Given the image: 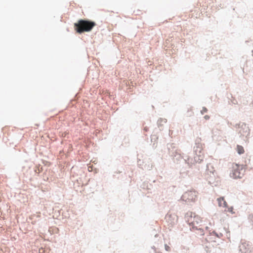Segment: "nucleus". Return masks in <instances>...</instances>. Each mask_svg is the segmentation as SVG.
<instances>
[{"instance_id": "obj_10", "label": "nucleus", "mask_w": 253, "mask_h": 253, "mask_svg": "<svg viewBox=\"0 0 253 253\" xmlns=\"http://www.w3.org/2000/svg\"><path fill=\"white\" fill-rule=\"evenodd\" d=\"M233 209L232 207L228 208L227 207L226 208H225V211L231 212L232 213H233Z\"/></svg>"}, {"instance_id": "obj_13", "label": "nucleus", "mask_w": 253, "mask_h": 253, "mask_svg": "<svg viewBox=\"0 0 253 253\" xmlns=\"http://www.w3.org/2000/svg\"><path fill=\"white\" fill-rule=\"evenodd\" d=\"M204 118H205V119H206V120H208V119H209V118H210V117H209V116H208V115H206V116L204 117Z\"/></svg>"}, {"instance_id": "obj_12", "label": "nucleus", "mask_w": 253, "mask_h": 253, "mask_svg": "<svg viewBox=\"0 0 253 253\" xmlns=\"http://www.w3.org/2000/svg\"><path fill=\"white\" fill-rule=\"evenodd\" d=\"M207 109H206V108H204V109H203V110L202 111V113H203V112H207Z\"/></svg>"}, {"instance_id": "obj_11", "label": "nucleus", "mask_w": 253, "mask_h": 253, "mask_svg": "<svg viewBox=\"0 0 253 253\" xmlns=\"http://www.w3.org/2000/svg\"><path fill=\"white\" fill-rule=\"evenodd\" d=\"M165 249L167 251H170V248L169 246L167 245H165Z\"/></svg>"}, {"instance_id": "obj_1", "label": "nucleus", "mask_w": 253, "mask_h": 253, "mask_svg": "<svg viewBox=\"0 0 253 253\" xmlns=\"http://www.w3.org/2000/svg\"><path fill=\"white\" fill-rule=\"evenodd\" d=\"M95 25L96 23L94 22L81 19L74 24V27L76 32L81 34L85 32H90Z\"/></svg>"}, {"instance_id": "obj_5", "label": "nucleus", "mask_w": 253, "mask_h": 253, "mask_svg": "<svg viewBox=\"0 0 253 253\" xmlns=\"http://www.w3.org/2000/svg\"><path fill=\"white\" fill-rule=\"evenodd\" d=\"M241 253H252V248L249 243L242 241L239 246Z\"/></svg>"}, {"instance_id": "obj_2", "label": "nucleus", "mask_w": 253, "mask_h": 253, "mask_svg": "<svg viewBox=\"0 0 253 253\" xmlns=\"http://www.w3.org/2000/svg\"><path fill=\"white\" fill-rule=\"evenodd\" d=\"M192 213H190V217L188 219V222L190 226L193 229L199 230L201 231L202 234H204L203 225L202 224V220L201 218L198 216L195 215L192 216Z\"/></svg>"}, {"instance_id": "obj_8", "label": "nucleus", "mask_w": 253, "mask_h": 253, "mask_svg": "<svg viewBox=\"0 0 253 253\" xmlns=\"http://www.w3.org/2000/svg\"><path fill=\"white\" fill-rule=\"evenodd\" d=\"M172 214H167L166 216V219L168 220V222H170V223H174V220L176 221L177 220V217H176L175 215H173V221H170V218L172 217Z\"/></svg>"}, {"instance_id": "obj_9", "label": "nucleus", "mask_w": 253, "mask_h": 253, "mask_svg": "<svg viewBox=\"0 0 253 253\" xmlns=\"http://www.w3.org/2000/svg\"><path fill=\"white\" fill-rule=\"evenodd\" d=\"M238 153L240 155L244 153V149L243 146L238 145L236 148Z\"/></svg>"}, {"instance_id": "obj_4", "label": "nucleus", "mask_w": 253, "mask_h": 253, "mask_svg": "<svg viewBox=\"0 0 253 253\" xmlns=\"http://www.w3.org/2000/svg\"><path fill=\"white\" fill-rule=\"evenodd\" d=\"M198 192L195 190H189L185 192L182 196V200L186 202H194L197 199Z\"/></svg>"}, {"instance_id": "obj_3", "label": "nucleus", "mask_w": 253, "mask_h": 253, "mask_svg": "<svg viewBox=\"0 0 253 253\" xmlns=\"http://www.w3.org/2000/svg\"><path fill=\"white\" fill-rule=\"evenodd\" d=\"M232 170L230 173V176L233 178H240L244 174L245 170L244 165L237 164H233L232 165Z\"/></svg>"}, {"instance_id": "obj_7", "label": "nucleus", "mask_w": 253, "mask_h": 253, "mask_svg": "<svg viewBox=\"0 0 253 253\" xmlns=\"http://www.w3.org/2000/svg\"><path fill=\"white\" fill-rule=\"evenodd\" d=\"M217 200L218 202V206L219 207H223L224 208H227V204L226 202L225 201L224 198H223V197L219 198L217 199Z\"/></svg>"}, {"instance_id": "obj_6", "label": "nucleus", "mask_w": 253, "mask_h": 253, "mask_svg": "<svg viewBox=\"0 0 253 253\" xmlns=\"http://www.w3.org/2000/svg\"><path fill=\"white\" fill-rule=\"evenodd\" d=\"M194 149L195 153L198 157V159L196 157H195V160L197 162L200 163L203 161L204 158V155L202 153L203 149L202 147L200 146L199 145L196 146V147Z\"/></svg>"}]
</instances>
